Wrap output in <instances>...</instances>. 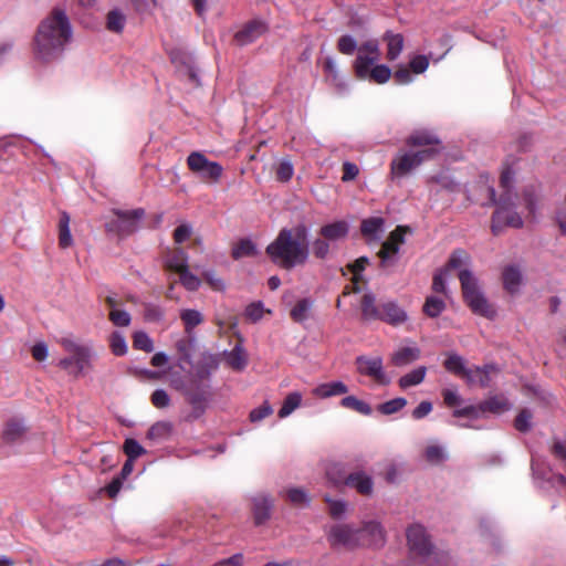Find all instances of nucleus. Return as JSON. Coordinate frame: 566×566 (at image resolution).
<instances>
[{
  "mask_svg": "<svg viewBox=\"0 0 566 566\" xmlns=\"http://www.w3.org/2000/svg\"><path fill=\"white\" fill-rule=\"evenodd\" d=\"M384 41L387 44V57L390 61H395L399 57L403 50V36L400 33H394L387 31L384 34Z\"/></svg>",
  "mask_w": 566,
  "mask_h": 566,
  "instance_id": "31",
  "label": "nucleus"
},
{
  "mask_svg": "<svg viewBox=\"0 0 566 566\" xmlns=\"http://www.w3.org/2000/svg\"><path fill=\"white\" fill-rule=\"evenodd\" d=\"M360 528L361 547L380 548L386 543V534L381 524L377 521H368Z\"/></svg>",
  "mask_w": 566,
  "mask_h": 566,
  "instance_id": "18",
  "label": "nucleus"
},
{
  "mask_svg": "<svg viewBox=\"0 0 566 566\" xmlns=\"http://www.w3.org/2000/svg\"><path fill=\"white\" fill-rule=\"evenodd\" d=\"M419 357L420 348L413 344L412 346L400 347L394 352L391 363L397 367H401L413 363L419 359Z\"/></svg>",
  "mask_w": 566,
  "mask_h": 566,
  "instance_id": "28",
  "label": "nucleus"
},
{
  "mask_svg": "<svg viewBox=\"0 0 566 566\" xmlns=\"http://www.w3.org/2000/svg\"><path fill=\"white\" fill-rule=\"evenodd\" d=\"M178 274H179V282L186 290L192 292V291H197L200 287V285H201L200 279L197 275L192 274L189 271V268L182 270Z\"/></svg>",
  "mask_w": 566,
  "mask_h": 566,
  "instance_id": "52",
  "label": "nucleus"
},
{
  "mask_svg": "<svg viewBox=\"0 0 566 566\" xmlns=\"http://www.w3.org/2000/svg\"><path fill=\"white\" fill-rule=\"evenodd\" d=\"M444 403L448 407H455L462 403V397L460 396L457 387L446 388L442 391Z\"/></svg>",
  "mask_w": 566,
  "mask_h": 566,
  "instance_id": "64",
  "label": "nucleus"
},
{
  "mask_svg": "<svg viewBox=\"0 0 566 566\" xmlns=\"http://www.w3.org/2000/svg\"><path fill=\"white\" fill-rule=\"evenodd\" d=\"M406 230L407 228L398 226L390 232L388 240L382 243V248L378 252L381 268L394 265L397 262L400 245L405 242Z\"/></svg>",
  "mask_w": 566,
  "mask_h": 566,
  "instance_id": "15",
  "label": "nucleus"
},
{
  "mask_svg": "<svg viewBox=\"0 0 566 566\" xmlns=\"http://www.w3.org/2000/svg\"><path fill=\"white\" fill-rule=\"evenodd\" d=\"M111 350L115 356H124L127 354V343L120 332H113L109 338Z\"/></svg>",
  "mask_w": 566,
  "mask_h": 566,
  "instance_id": "48",
  "label": "nucleus"
},
{
  "mask_svg": "<svg viewBox=\"0 0 566 566\" xmlns=\"http://www.w3.org/2000/svg\"><path fill=\"white\" fill-rule=\"evenodd\" d=\"M323 70L326 73L327 81L331 82L337 92L342 95L349 92L348 82L342 76L337 62L333 56H326L323 62Z\"/></svg>",
  "mask_w": 566,
  "mask_h": 566,
  "instance_id": "21",
  "label": "nucleus"
},
{
  "mask_svg": "<svg viewBox=\"0 0 566 566\" xmlns=\"http://www.w3.org/2000/svg\"><path fill=\"white\" fill-rule=\"evenodd\" d=\"M424 457L428 462L438 464L443 462L448 458V454L442 446L431 444L426 448Z\"/></svg>",
  "mask_w": 566,
  "mask_h": 566,
  "instance_id": "51",
  "label": "nucleus"
},
{
  "mask_svg": "<svg viewBox=\"0 0 566 566\" xmlns=\"http://www.w3.org/2000/svg\"><path fill=\"white\" fill-rule=\"evenodd\" d=\"M227 363L234 370H243L248 364L244 348L241 345H235L227 354Z\"/></svg>",
  "mask_w": 566,
  "mask_h": 566,
  "instance_id": "39",
  "label": "nucleus"
},
{
  "mask_svg": "<svg viewBox=\"0 0 566 566\" xmlns=\"http://www.w3.org/2000/svg\"><path fill=\"white\" fill-rule=\"evenodd\" d=\"M14 41L6 39L0 41V66L6 64L13 55Z\"/></svg>",
  "mask_w": 566,
  "mask_h": 566,
  "instance_id": "63",
  "label": "nucleus"
},
{
  "mask_svg": "<svg viewBox=\"0 0 566 566\" xmlns=\"http://www.w3.org/2000/svg\"><path fill=\"white\" fill-rule=\"evenodd\" d=\"M113 213L116 216V219L107 221L105 223V230L107 233L125 238L138 230L139 221L144 218L145 210L142 208L130 211L114 209Z\"/></svg>",
  "mask_w": 566,
  "mask_h": 566,
  "instance_id": "11",
  "label": "nucleus"
},
{
  "mask_svg": "<svg viewBox=\"0 0 566 566\" xmlns=\"http://www.w3.org/2000/svg\"><path fill=\"white\" fill-rule=\"evenodd\" d=\"M348 232L349 223L345 220L326 223L318 231L319 235L328 240L331 243L345 239L348 235Z\"/></svg>",
  "mask_w": 566,
  "mask_h": 566,
  "instance_id": "24",
  "label": "nucleus"
},
{
  "mask_svg": "<svg viewBox=\"0 0 566 566\" xmlns=\"http://www.w3.org/2000/svg\"><path fill=\"white\" fill-rule=\"evenodd\" d=\"M312 251L316 259L325 260L331 252V242L325 238H316L312 242Z\"/></svg>",
  "mask_w": 566,
  "mask_h": 566,
  "instance_id": "55",
  "label": "nucleus"
},
{
  "mask_svg": "<svg viewBox=\"0 0 566 566\" xmlns=\"http://www.w3.org/2000/svg\"><path fill=\"white\" fill-rule=\"evenodd\" d=\"M123 449L127 458L134 461L147 452L146 449L134 438H127L124 442Z\"/></svg>",
  "mask_w": 566,
  "mask_h": 566,
  "instance_id": "49",
  "label": "nucleus"
},
{
  "mask_svg": "<svg viewBox=\"0 0 566 566\" xmlns=\"http://www.w3.org/2000/svg\"><path fill=\"white\" fill-rule=\"evenodd\" d=\"M265 252L281 269L292 270L304 265L311 254L310 228L303 223L293 228H282Z\"/></svg>",
  "mask_w": 566,
  "mask_h": 566,
  "instance_id": "3",
  "label": "nucleus"
},
{
  "mask_svg": "<svg viewBox=\"0 0 566 566\" xmlns=\"http://www.w3.org/2000/svg\"><path fill=\"white\" fill-rule=\"evenodd\" d=\"M252 515L256 526L265 524L272 514L274 501L269 493L261 492L251 496Z\"/></svg>",
  "mask_w": 566,
  "mask_h": 566,
  "instance_id": "17",
  "label": "nucleus"
},
{
  "mask_svg": "<svg viewBox=\"0 0 566 566\" xmlns=\"http://www.w3.org/2000/svg\"><path fill=\"white\" fill-rule=\"evenodd\" d=\"M429 181L449 190H453L458 186L454 179L446 171L431 176Z\"/></svg>",
  "mask_w": 566,
  "mask_h": 566,
  "instance_id": "62",
  "label": "nucleus"
},
{
  "mask_svg": "<svg viewBox=\"0 0 566 566\" xmlns=\"http://www.w3.org/2000/svg\"><path fill=\"white\" fill-rule=\"evenodd\" d=\"M494 369L495 366L492 364H486L483 367H467L462 377L465 379L468 385H480L481 387H488L490 384V373Z\"/></svg>",
  "mask_w": 566,
  "mask_h": 566,
  "instance_id": "23",
  "label": "nucleus"
},
{
  "mask_svg": "<svg viewBox=\"0 0 566 566\" xmlns=\"http://www.w3.org/2000/svg\"><path fill=\"white\" fill-rule=\"evenodd\" d=\"M357 371L360 375L368 376L376 380L379 385L387 386L391 382L390 377L384 369L382 358L380 356H357L355 359Z\"/></svg>",
  "mask_w": 566,
  "mask_h": 566,
  "instance_id": "14",
  "label": "nucleus"
},
{
  "mask_svg": "<svg viewBox=\"0 0 566 566\" xmlns=\"http://www.w3.org/2000/svg\"><path fill=\"white\" fill-rule=\"evenodd\" d=\"M426 374L427 368L424 366H419L399 378V387L401 389H407L409 387L417 386L424 380Z\"/></svg>",
  "mask_w": 566,
  "mask_h": 566,
  "instance_id": "36",
  "label": "nucleus"
},
{
  "mask_svg": "<svg viewBox=\"0 0 566 566\" xmlns=\"http://www.w3.org/2000/svg\"><path fill=\"white\" fill-rule=\"evenodd\" d=\"M347 392L348 386L340 380L319 384L312 390V394L319 399H327Z\"/></svg>",
  "mask_w": 566,
  "mask_h": 566,
  "instance_id": "26",
  "label": "nucleus"
},
{
  "mask_svg": "<svg viewBox=\"0 0 566 566\" xmlns=\"http://www.w3.org/2000/svg\"><path fill=\"white\" fill-rule=\"evenodd\" d=\"M258 254L256 244L250 239H241L232 248V258L239 260L245 256H254Z\"/></svg>",
  "mask_w": 566,
  "mask_h": 566,
  "instance_id": "38",
  "label": "nucleus"
},
{
  "mask_svg": "<svg viewBox=\"0 0 566 566\" xmlns=\"http://www.w3.org/2000/svg\"><path fill=\"white\" fill-rule=\"evenodd\" d=\"M443 366L449 373L461 377L468 367L465 359L457 353L448 354V357L444 360Z\"/></svg>",
  "mask_w": 566,
  "mask_h": 566,
  "instance_id": "40",
  "label": "nucleus"
},
{
  "mask_svg": "<svg viewBox=\"0 0 566 566\" xmlns=\"http://www.w3.org/2000/svg\"><path fill=\"white\" fill-rule=\"evenodd\" d=\"M361 534L359 527L340 523L332 525L326 537L331 547L352 551L361 547Z\"/></svg>",
  "mask_w": 566,
  "mask_h": 566,
  "instance_id": "12",
  "label": "nucleus"
},
{
  "mask_svg": "<svg viewBox=\"0 0 566 566\" xmlns=\"http://www.w3.org/2000/svg\"><path fill=\"white\" fill-rule=\"evenodd\" d=\"M446 308V304L442 298L438 296H428L424 305L423 312L429 317H438Z\"/></svg>",
  "mask_w": 566,
  "mask_h": 566,
  "instance_id": "47",
  "label": "nucleus"
},
{
  "mask_svg": "<svg viewBox=\"0 0 566 566\" xmlns=\"http://www.w3.org/2000/svg\"><path fill=\"white\" fill-rule=\"evenodd\" d=\"M406 537L412 559H419L428 566H448L451 563L450 553L433 545L431 535L422 524H411L406 531Z\"/></svg>",
  "mask_w": 566,
  "mask_h": 566,
  "instance_id": "6",
  "label": "nucleus"
},
{
  "mask_svg": "<svg viewBox=\"0 0 566 566\" xmlns=\"http://www.w3.org/2000/svg\"><path fill=\"white\" fill-rule=\"evenodd\" d=\"M533 413L528 409H523L515 418L514 426L520 432H527L532 428Z\"/></svg>",
  "mask_w": 566,
  "mask_h": 566,
  "instance_id": "58",
  "label": "nucleus"
},
{
  "mask_svg": "<svg viewBox=\"0 0 566 566\" xmlns=\"http://www.w3.org/2000/svg\"><path fill=\"white\" fill-rule=\"evenodd\" d=\"M133 345L136 349L144 350L146 353H151L154 350V342L144 331H138L134 334Z\"/></svg>",
  "mask_w": 566,
  "mask_h": 566,
  "instance_id": "50",
  "label": "nucleus"
},
{
  "mask_svg": "<svg viewBox=\"0 0 566 566\" xmlns=\"http://www.w3.org/2000/svg\"><path fill=\"white\" fill-rule=\"evenodd\" d=\"M170 59L180 74L187 76L193 85H200L199 71L196 66L195 56L191 53L174 51L170 54Z\"/></svg>",
  "mask_w": 566,
  "mask_h": 566,
  "instance_id": "16",
  "label": "nucleus"
},
{
  "mask_svg": "<svg viewBox=\"0 0 566 566\" xmlns=\"http://www.w3.org/2000/svg\"><path fill=\"white\" fill-rule=\"evenodd\" d=\"M314 301L311 297H304L295 303L290 311V316L295 323H304L310 318Z\"/></svg>",
  "mask_w": 566,
  "mask_h": 566,
  "instance_id": "32",
  "label": "nucleus"
},
{
  "mask_svg": "<svg viewBox=\"0 0 566 566\" xmlns=\"http://www.w3.org/2000/svg\"><path fill=\"white\" fill-rule=\"evenodd\" d=\"M285 495L295 506L307 507L311 504L310 494L302 488H290L285 491Z\"/></svg>",
  "mask_w": 566,
  "mask_h": 566,
  "instance_id": "45",
  "label": "nucleus"
},
{
  "mask_svg": "<svg viewBox=\"0 0 566 566\" xmlns=\"http://www.w3.org/2000/svg\"><path fill=\"white\" fill-rule=\"evenodd\" d=\"M268 30L266 23L261 19H253L247 22L235 34L234 41L238 45L244 46L258 40Z\"/></svg>",
  "mask_w": 566,
  "mask_h": 566,
  "instance_id": "19",
  "label": "nucleus"
},
{
  "mask_svg": "<svg viewBox=\"0 0 566 566\" xmlns=\"http://www.w3.org/2000/svg\"><path fill=\"white\" fill-rule=\"evenodd\" d=\"M27 433V424L23 418L14 417L7 421L2 438L8 444H17L23 441Z\"/></svg>",
  "mask_w": 566,
  "mask_h": 566,
  "instance_id": "22",
  "label": "nucleus"
},
{
  "mask_svg": "<svg viewBox=\"0 0 566 566\" xmlns=\"http://www.w3.org/2000/svg\"><path fill=\"white\" fill-rule=\"evenodd\" d=\"M459 280L464 301L472 312L484 317H491L494 311L491 308L472 271L468 269L461 270L459 272Z\"/></svg>",
  "mask_w": 566,
  "mask_h": 566,
  "instance_id": "9",
  "label": "nucleus"
},
{
  "mask_svg": "<svg viewBox=\"0 0 566 566\" xmlns=\"http://www.w3.org/2000/svg\"><path fill=\"white\" fill-rule=\"evenodd\" d=\"M187 165L201 179L211 182H218L223 172V167L219 163L209 160L200 151L190 153L187 158Z\"/></svg>",
  "mask_w": 566,
  "mask_h": 566,
  "instance_id": "13",
  "label": "nucleus"
},
{
  "mask_svg": "<svg viewBox=\"0 0 566 566\" xmlns=\"http://www.w3.org/2000/svg\"><path fill=\"white\" fill-rule=\"evenodd\" d=\"M180 318L187 333H190L196 326L203 322L202 314L199 311L192 308L182 310L180 312Z\"/></svg>",
  "mask_w": 566,
  "mask_h": 566,
  "instance_id": "46",
  "label": "nucleus"
},
{
  "mask_svg": "<svg viewBox=\"0 0 566 566\" xmlns=\"http://www.w3.org/2000/svg\"><path fill=\"white\" fill-rule=\"evenodd\" d=\"M407 405V400L403 397H397L378 406L379 412L382 415H394L400 411Z\"/></svg>",
  "mask_w": 566,
  "mask_h": 566,
  "instance_id": "53",
  "label": "nucleus"
},
{
  "mask_svg": "<svg viewBox=\"0 0 566 566\" xmlns=\"http://www.w3.org/2000/svg\"><path fill=\"white\" fill-rule=\"evenodd\" d=\"M70 214L63 211L59 222V244L62 249H67L73 244V238L70 230Z\"/></svg>",
  "mask_w": 566,
  "mask_h": 566,
  "instance_id": "35",
  "label": "nucleus"
},
{
  "mask_svg": "<svg viewBox=\"0 0 566 566\" xmlns=\"http://www.w3.org/2000/svg\"><path fill=\"white\" fill-rule=\"evenodd\" d=\"M126 24V17L119 9H113L107 13L106 28L107 30L120 33Z\"/></svg>",
  "mask_w": 566,
  "mask_h": 566,
  "instance_id": "44",
  "label": "nucleus"
},
{
  "mask_svg": "<svg viewBox=\"0 0 566 566\" xmlns=\"http://www.w3.org/2000/svg\"><path fill=\"white\" fill-rule=\"evenodd\" d=\"M302 403V394L298 391L290 392L283 400L282 407L277 412L279 418L284 419L292 415Z\"/></svg>",
  "mask_w": 566,
  "mask_h": 566,
  "instance_id": "37",
  "label": "nucleus"
},
{
  "mask_svg": "<svg viewBox=\"0 0 566 566\" xmlns=\"http://www.w3.org/2000/svg\"><path fill=\"white\" fill-rule=\"evenodd\" d=\"M188 254L182 249H177L167 255L166 266L168 270L179 273L188 268Z\"/></svg>",
  "mask_w": 566,
  "mask_h": 566,
  "instance_id": "34",
  "label": "nucleus"
},
{
  "mask_svg": "<svg viewBox=\"0 0 566 566\" xmlns=\"http://www.w3.org/2000/svg\"><path fill=\"white\" fill-rule=\"evenodd\" d=\"M334 482L355 489L361 495H370L374 490L373 478L364 471L352 472L342 480H334Z\"/></svg>",
  "mask_w": 566,
  "mask_h": 566,
  "instance_id": "20",
  "label": "nucleus"
},
{
  "mask_svg": "<svg viewBox=\"0 0 566 566\" xmlns=\"http://www.w3.org/2000/svg\"><path fill=\"white\" fill-rule=\"evenodd\" d=\"M385 220L380 217H371L361 221L360 231L370 240L379 241L384 232Z\"/></svg>",
  "mask_w": 566,
  "mask_h": 566,
  "instance_id": "30",
  "label": "nucleus"
},
{
  "mask_svg": "<svg viewBox=\"0 0 566 566\" xmlns=\"http://www.w3.org/2000/svg\"><path fill=\"white\" fill-rule=\"evenodd\" d=\"M514 172L505 169L501 174L500 186L502 193L496 198V191L493 187L488 188L489 203L483 206H496L492 216L491 230L493 234L499 235L504 227L520 229L523 227V219L516 211L517 192L514 189Z\"/></svg>",
  "mask_w": 566,
  "mask_h": 566,
  "instance_id": "4",
  "label": "nucleus"
},
{
  "mask_svg": "<svg viewBox=\"0 0 566 566\" xmlns=\"http://www.w3.org/2000/svg\"><path fill=\"white\" fill-rule=\"evenodd\" d=\"M293 174H294L293 164L287 159L281 160L277 166V169H276V178L280 181L286 182V181L291 180V178L293 177Z\"/></svg>",
  "mask_w": 566,
  "mask_h": 566,
  "instance_id": "61",
  "label": "nucleus"
},
{
  "mask_svg": "<svg viewBox=\"0 0 566 566\" xmlns=\"http://www.w3.org/2000/svg\"><path fill=\"white\" fill-rule=\"evenodd\" d=\"M171 430L172 427L170 422L158 421L149 428L146 438L154 443H160L169 439Z\"/></svg>",
  "mask_w": 566,
  "mask_h": 566,
  "instance_id": "33",
  "label": "nucleus"
},
{
  "mask_svg": "<svg viewBox=\"0 0 566 566\" xmlns=\"http://www.w3.org/2000/svg\"><path fill=\"white\" fill-rule=\"evenodd\" d=\"M337 50L344 55H354L353 70L357 78L376 84H385L392 75L391 69L386 64H378L380 59L379 42L368 39L358 43L352 34H343L337 40Z\"/></svg>",
  "mask_w": 566,
  "mask_h": 566,
  "instance_id": "2",
  "label": "nucleus"
},
{
  "mask_svg": "<svg viewBox=\"0 0 566 566\" xmlns=\"http://www.w3.org/2000/svg\"><path fill=\"white\" fill-rule=\"evenodd\" d=\"M340 406L347 409L355 410L356 412L370 416L373 412L371 407L364 400L358 399L355 396H346L340 400Z\"/></svg>",
  "mask_w": 566,
  "mask_h": 566,
  "instance_id": "43",
  "label": "nucleus"
},
{
  "mask_svg": "<svg viewBox=\"0 0 566 566\" xmlns=\"http://www.w3.org/2000/svg\"><path fill=\"white\" fill-rule=\"evenodd\" d=\"M219 368V358L209 352L200 355L199 360L193 366V377L187 386H176L182 389L189 403L198 415L205 412L208 402L211 399L210 378Z\"/></svg>",
  "mask_w": 566,
  "mask_h": 566,
  "instance_id": "5",
  "label": "nucleus"
},
{
  "mask_svg": "<svg viewBox=\"0 0 566 566\" xmlns=\"http://www.w3.org/2000/svg\"><path fill=\"white\" fill-rule=\"evenodd\" d=\"M480 409L482 411H491V412H494V413H500V412L510 410L511 409V403L503 396H494V397H491L488 400H485L481 405Z\"/></svg>",
  "mask_w": 566,
  "mask_h": 566,
  "instance_id": "41",
  "label": "nucleus"
},
{
  "mask_svg": "<svg viewBox=\"0 0 566 566\" xmlns=\"http://www.w3.org/2000/svg\"><path fill=\"white\" fill-rule=\"evenodd\" d=\"M164 310L155 303H147L144 306V318L150 323H158L164 318Z\"/></svg>",
  "mask_w": 566,
  "mask_h": 566,
  "instance_id": "56",
  "label": "nucleus"
},
{
  "mask_svg": "<svg viewBox=\"0 0 566 566\" xmlns=\"http://www.w3.org/2000/svg\"><path fill=\"white\" fill-rule=\"evenodd\" d=\"M109 321L118 327H126L130 324L132 317L127 311L113 308L108 314Z\"/></svg>",
  "mask_w": 566,
  "mask_h": 566,
  "instance_id": "59",
  "label": "nucleus"
},
{
  "mask_svg": "<svg viewBox=\"0 0 566 566\" xmlns=\"http://www.w3.org/2000/svg\"><path fill=\"white\" fill-rule=\"evenodd\" d=\"M361 318L366 322L381 321L398 326L408 321L407 312L395 300H386L377 304L376 295L367 290L360 301Z\"/></svg>",
  "mask_w": 566,
  "mask_h": 566,
  "instance_id": "7",
  "label": "nucleus"
},
{
  "mask_svg": "<svg viewBox=\"0 0 566 566\" xmlns=\"http://www.w3.org/2000/svg\"><path fill=\"white\" fill-rule=\"evenodd\" d=\"M429 63H430L429 56L423 55V54H418L410 59L409 67L412 73L422 74L429 67Z\"/></svg>",
  "mask_w": 566,
  "mask_h": 566,
  "instance_id": "60",
  "label": "nucleus"
},
{
  "mask_svg": "<svg viewBox=\"0 0 566 566\" xmlns=\"http://www.w3.org/2000/svg\"><path fill=\"white\" fill-rule=\"evenodd\" d=\"M406 145L410 147H420L421 149L438 147L442 150L439 138L428 130H416L406 139Z\"/></svg>",
  "mask_w": 566,
  "mask_h": 566,
  "instance_id": "25",
  "label": "nucleus"
},
{
  "mask_svg": "<svg viewBox=\"0 0 566 566\" xmlns=\"http://www.w3.org/2000/svg\"><path fill=\"white\" fill-rule=\"evenodd\" d=\"M448 276H449L448 269H440L434 273L433 281H432V290L436 293H441V294L447 295V293H448V285H447Z\"/></svg>",
  "mask_w": 566,
  "mask_h": 566,
  "instance_id": "54",
  "label": "nucleus"
},
{
  "mask_svg": "<svg viewBox=\"0 0 566 566\" xmlns=\"http://www.w3.org/2000/svg\"><path fill=\"white\" fill-rule=\"evenodd\" d=\"M502 280L504 289L514 294L518 292L522 284V272L517 265L511 264L504 268L502 272Z\"/></svg>",
  "mask_w": 566,
  "mask_h": 566,
  "instance_id": "27",
  "label": "nucleus"
},
{
  "mask_svg": "<svg viewBox=\"0 0 566 566\" xmlns=\"http://www.w3.org/2000/svg\"><path fill=\"white\" fill-rule=\"evenodd\" d=\"M73 25L62 8H53L41 20L33 36L34 57L43 63L60 60L73 40Z\"/></svg>",
  "mask_w": 566,
  "mask_h": 566,
  "instance_id": "1",
  "label": "nucleus"
},
{
  "mask_svg": "<svg viewBox=\"0 0 566 566\" xmlns=\"http://www.w3.org/2000/svg\"><path fill=\"white\" fill-rule=\"evenodd\" d=\"M325 502L328 504V513L334 520H343L346 516L348 504L345 500L333 499L325 495Z\"/></svg>",
  "mask_w": 566,
  "mask_h": 566,
  "instance_id": "42",
  "label": "nucleus"
},
{
  "mask_svg": "<svg viewBox=\"0 0 566 566\" xmlns=\"http://www.w3.org/2000/svg\"><path fill=\"white\" fill-rule=\"evenodd\" d=\"M439 154L440 149L438 147L398 151L390 163L391 180L398 181L405 178L424 161L433 159Z\"/></svg>",
  "mask_w": 566,
  "mask_h": 566,
  "instance_id": "8",
  "label": "nucleus"
},
{
  "mask_svg": "<svg viewBox=\"0 0 566 566\" xmlns=\"http://www.w3.org/2000/svg\"><path fill=\"white\" fill-rule=\"evenodd\" d=\"M470 263V255L463 250H454L448 261L446 269H460Z\"/></svg>",
  "mask_w": 566,
  "mask_h": 566,
  "instance_id": "57",
  "label": "nucleus"
},
{
  "mask_svg": "<svg viewBox=\"0 0 566 566\" xmlns=\"http://www.w3.org/2000/svg\"><path fill=\"white\" fill-rule=\"evenodd\" d=\"M531 470L535 485L545 492L558 491L566 485V476L553 473L545 458L532 454Z\"/></svg>",
  "mask_w": 566,
  "mask_h": 566,
  "instance_id": "10",
  "label": "nucleus"
},
{
  "mask_svg": "<svg viewBox=\"0 0 566 566\" xmlns=\"http://www.w3.org/2000/svg\"><path fill=\"white\" fill-rule=\"evenodd\" d=\"M94 356L95 353L90 345H85L77 353L73 354L72 359L75 361V370H71L70 375L74 377L81 376L84 370L91 366Z\"/></svg>",
  "mask_w": 566,
  "mask_h": 566,
  "instance_id": "29",
  "label": "nucleus"
}]
</instances>
